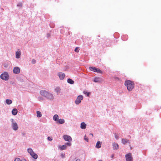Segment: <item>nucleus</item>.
<instances>
[{
    "instance_id": "nucleus-16",
    "label": "nucleus",
    "mask_w": 161,
    "mask_h": 161,
    "mask_svg": "<svg viewBox=\"0 0 161 161\" xmlns=\"http://www.w3.org/2000/svg\"><path fill=\"white\" fill-rule=\"evenodd\" d=\"M101 80V78L99 77H95L93 81L96 83H99Z\"/></svg>"
},
{
    "instance_id": "nucleus-2",
    "label": "nucleus",
    "mask_w": 161,
    "mask_h": 161,
    "mask_svg": "<svg viewBox=\"0 0 161 161\" xmlns=\"http://www.w3.org/2000/svg\"><path fill=\"white\" fill-rule=\"evenodd\" d=\"M11 122V128L14 131H17L19 129V126L18 124L13 119H11L10 120Z\"/></svg>"
},
{
    "instance_id": "nucleus-32",
    "label": "nucleus",
    "mask_w": 161,
    "mask_h": 161,
    "mask_svg": "<svg viewBox=\"0 0 161 161\" xmlns=\"http://www.w3.org/2000/svg\"><path fill=\"white\" fill-rule=\"evenodd\" d=\"M14 161H21V160L19 158H17L14 159Z\"/></svg>"
},
{
    "instance_id": "nucleus-5",
    "label": "nucleus",
    "mask_w": 161,
    "mask_h": 161,
    "mask_svg": "<svg viewBox=\"0 0 161 161\" xmlns=\"http://www.w3.org/2000/svg\"><path fill=\"white\" fill-rule=\"evenodd\" d=\"M72 145L71 143H66L64 145L62 146H59V148L60 150H63L66 149L67 146L70 147Z\"/></svg>"
},
{
    "instance_id": "nucleus-27",
    "label": "nucleus",
    "mask_w": 161,
    "mask_h": 161,
    "mask_svg": "<svg viewBox=\"0 0 161 161\" xmlns=\"http://www.w3.org/2000/svg\"><path fill=\"white\" fill-rule=\"evenodd\" d=\"M84 94L86 95L87 97H89L90 94V93L89 92H87L86 91H83Z\"/></svg>"
},
{
    "instance_id": "nucleus-35",
    "label": "nucleus",
    "mask_w": 161,
    "mask_h": 161,
    "mask_svg": "<svg viewBox=\"0 0 161 161\" xmlns=\"http://www.w3.org/2000/svg\"><path fill=\"white\" fill-rule=\"evenodd\" d=\"M84 139L85 140H86V142H88V137H86V136H85V138Z\"/></svg>"
},
{
    "instance_id": "nucleus-21",
    "label": "nucleus",
    "mask_w": 161,
    "mask_h": 161,
    "mask_svg": "<svg viewBox=\"0 0 161 161\" xmlns=\"http://www.w3.org/2000/svg\"><path fill=\"white\" fill-rule=\"evenodd\" d=\"M65 122V120L63 119H59L57 123H59V124H63Z\"/></svg>"
},
{
    "instance_id": "nucleus-23",
    "label": "nucleus",
    "mask_w": 161,
    "mask_h": 161,
    "mask_svg": "<svg viewBox=\"0 0 161 161\" xmlns=\"http://www.w3.org/2000/svg\"><path fill=\"white\" fill-rule=\"evenodd\" d=\"M60 90L61 89L58 86L56 87L54 89L55 91L58 94L59 93H60Z\"/></svg>"
},
{
    "instance_id": "nucleus-4",
    "label": "nucleus",
    "mask_w": 161,
    "mask_h": 161,
    "mask_svg": "<svg viewBox=\"0 0 161 161\" xmlns=\"http://www.w3.org/2000/svg\"><path fill=\"white\" fill-rule=\"evenodd\" d=\"M0 78L3 80H7L9 78V74L7 72H4L1 75Z\"/></svg>"
},
{
    "instance_id": "nucleus-3",
    "label": "nucleus",
    "mask_w": 161,
    "mask_h": 161,
    "mask_svg": "<svg viewBox=\"0 0 161 161\" xmlns=\"http://www.w3.org/2000/svg\"><path fill=\"white\" fill-rule=\"evenodd\" d=\"M27 152L33 158L35 159L37 158L38 157L37 154L33 152L32 148H28L27 149Z\"/></svg>"
},
{
    "instance_id": "nucleus-28",
    "label": "nucleus",
    "mask_w": 161,
    "mask_h": 161,
    "mask_svg": "<svg viewBox=\"0 0 161 161\" xmlns=\"http://www.w3.org/2000/svg\"><path fill=\"white\" fill-rule=\"evenodd\" d=\"M79 49L78 47H76L75 49V51L76 53H78L79 52Z\"/></svg>"
},
{
    "instance_id": "nucleus-24",
    "label": "nucleus",
    "mask_w": 161,
    "mask_h": 161,
    "mask_svg": "<svg viewBox=\"0 0 161 161\" xmlns=\"http://www.w3.org/2000/svg\"><path fill=\"white\" fill-rule=\"evenodd\" d=\"M6 103L8 105H10L12 103V101L9 99H7L6 100Z\"/></svg>"
},
{
    "instance_id": "nucleus-26",
    "label": "nucleus",
    "mask_w": 161,
    "mask_h": 161,
    "mask_svg": "<svg viewBox=\"0 0 161 161\" xmlns=\"http://www.w3.org/2000/svg\"><path fill=\"white\" fill-rule=\"evenodd\" d=\"M36 116L37 117H40L42 116V114H41V112L39 111H36Z\"/></svg>"
},
{
    "instance_id": "nucleus-8",
    "label": "nucleus",
    "mask_w": 161,
    "mask_h": 161,
    "mask_svg": "<svg viewBox=\"0 0 161 161\" xmlns=\"http://www.w3.org/2000/svg\"><path fill=\"white\" fill-rule=\"evenodd\" d=\"M45 98L49 100H53L54 98V97L52 93L48 91Z\"/></svg>"
},
{
    "instance_id": "nucleus-6",
    "label": "nucleus",
    "mask_w": 161,
    "mask_h": 161,
    "mask_svg": "<svg viewBox=\"0 0 161 161\" xmlns=\"http://www.w3.org/2000/svg\"><path fill=\"white\" fill-rule=\"evenodd\" d=\"M83 99V96L82 95H79L77 97L75 101V103L78 105L81 102V101Z\"/></svg>"
},
{
    "instance_id": "nucleus-37",
    "label": "nucleus",
    "mask_w": 161,
    "mask_h": 161,
    "mask_svg": "<svg viewBox=\"0 0 161 161\" xmlns=\"http://www.w3.org/2000/svg\"><path fill=\"white\" fill-rule=\"evenodd\" d=\"M114 157V155H112L111 156V158H113Z\"/></svg>"
},
{
    "instance_id": "nucleus-13",
    "label": "nucleus",
    "mask_w": 161,
    "mask_h": 161,
    "mask_svg": "<svg viewBox=\"0 0 161 161\" xmlns=\"http://www.w3.org/2000/svg\"><path fill=\"white\" fill-rule=\"evenodd\" d=\"M48 91L45 90H42L40 91V94L43 97H45Z\"/></svg>"
},
{
    "instance_id": "nucleus-42",
    "label": "nucleus",
    "mask_w": 161,
    "mask_h": 161,
    "mask_svg": "<svg viewBox=\"0 0 161 161\" xmlns=\"http://www.w3.org/2000/svg\"><path fill=\"white\" fill-rule=\"evenodd\" d=\"M116 79H119V78H118V77H117V78H116Z\"/></svg>"
},
{
    "instance_id": "nucleus-17",
    "label": "nucleus",
    "mask_w": 161,
    "mask_h": 161,
    "mask_svg": "<svg viewBox=\"0 0 161 161\" xmlns=\"http://www.w3.org/2000/svg\"><path fill=\"white\" fill-rule=\"evenodd\" d=\"M121 142L122 143L124 144H125L126 143H127L129 144L130 143V141L128 140L125 139H122Z\"/></svg>"
},
{
    "instance_id": "nucleus-11",
    "label": "nucleus",
    "mask_w": 161,
    "mask_h": 161,
    "mask_svg": "<svg viewBox=\"0 0 161 161\" xmlns=\"http://www.w3.org/2000/svg\"><path fill=\"white\" fill-rule=\"evenodd\" d=\"M89 69L90 70L92 71L99 73L101 72V70L100 69H97L95 67H89Z\"/></svg>"
},
{
    "instance_id": "nucleus-20",
    "label": "nucleus",
    "mask_w": 161,
    "mask_h": 161,
    "mask_svg": "<svg viewBox=\"0 0 161 161\" xmlns=\"http://www.w3.org/2000/svg\"><path fill=\"white\" fill-rule=\"evenodd\" d=\"M86 125L84 122H83L81 123L80 128L82 129H85L86 128Z\"/></svg>"
},
{
    "instance_id": "nucleus-39",
    "label": "nucleus",
    "mask_w": 161,
    "mask_h": 161,
    "mask_svg": "<svg viewBox=\"0 0 161 161\" xmlns=\"http://www.w3.org/2000/svg\"><path fill=\"white\" fill-rule=\"evenodd\" d=\"M24 161H26V160L25 159H24Z\"/></svg>"
},
{
    "instance_id": "nucleus-34",
    "label": "nucleus",
    "mask_w": 161,
    "mask_h": 161,
    "mask_svg": "<svg viewBox=\"0 0 161 161\" xmlns=\"http://www.w3.org/2000/svg\"><path fill=\"white\" fill-rule=\"evenodd\" d=\"M47 140L49 141H52L53 139L52 138L49 136L47 137Z\"/></svg>"
},
{
    "instance_id": "nucleus-36",
    "label": "nucleus",
    "mask_w": 161,
    "mask_h": 161,
    "mask_svg": "<svg viewBox=\"0 0 161 161\" xmlns=\"http://www.w3.org/2000/svg\"><path fill=\"white\" fill-rule=\"evenodd\" d=\"M50 36V35L49 34H47V37H49Z\"/></svg>"
},
{
    "instance_id": "nucleus-30",
    "label": "nucleus",
    "mask_w": 161,
    "mask_h": 161,
    "mask_svg": "<svg viewBox=\"0 0 161 161\" xmlns=\"http://www.w3.org/2000/svg\"><path fill=\"white\" fill-rule=\"evenodd\" d=\"M3 66H4V67H5V68H7V67H8V64H7V63H5L3 64Z\"/></svg>"
},
{
    "instance_id": "nucleus-22",
    "label": "nucleus",
    "mask_w": 161,
    "mask_h": 161,
    "mask_svg": "<svg viewBox=\"0 0 161 161\" xmlns=\"http://www.w3.org/2000/svg\"><path fill=\"white\" fill-rule=\"evenodd\" d=\"M17 112L18 111L16 108L13 109L12 111V114L14 115H16L17 114Z\"/></svg>"
},
{
    "instance_id": "nucleus-38",
    "label": "nucleus",
    "mask_w": 161,
    "mask_h": 161,
    "mask_svg": "<svg viewBox=\"0 0 161 161\" xmlns=\"http://www.w3.org/2000/svg\"><path fill=\"white\" fill-rule=\"evenodd\" d=\"M90 135H92V136H93V134H92L91 133L90 134Z\"/></svg>"
},
{
    "instance_id": "nucleus-19",
    "label": "nucleus",
    "mask_w": 161,
    "mask_h": 161,
    "mask_svg": "<svg viewBox=\"0 0 161 161\" xmlns=\"http://www.w3.org/2000/svg\"><path fill=\"white\" fill-rule=\"evenodd\" d=\"M53 119L54 121H55L56 122H57L59 119V117L58 115L56 114H55L53 116Z\"/></svg>"
},
{
    "instance_id": "nucleus-41",
    "label": "nucleus",
    "mask_w": 161,
    "mask_h": 161,
    "mask_svg": "<svg viewBox=\"0 0 161 161\" xmlns=\"http://www.w3.org/2000/svg\"><path fill=\"white\" fill-rule=\"evenodd\" d=\"M23 135H25V133H23Z\"/></svg>"
},
{
    "instance_id": "nucleus-7",
    "label": "nucleus",
    "mask_w": 161,
    "mask_h": 161,
    "mask_svg": "<svg viewBox=\"0 0 161 161\" xmlns=\"http://www.w3.org/2000/svg\"><path fill=\"white\" fill-rule=\"evenodd\" d=\"M63 138L64 141L68 142L67 143H71V142L72 141V138L70 136L65 135L63 136Z\"/></svg>"
},
{
    "instance_id": "nucleus-15",
    "label": "nucleus",
    "mask_w": 161,
    "mask_h": 161,
    "mask_svg": "<svg viewBox=\"0 0 161 161\" xmlns=\"http://www.w3.org/2000/svg\"><path fill=\"white\" fill-rule=\"evenodd\" d=\"M113 146V148L114 150H118L119 148L118 144L115 142H113L112 144Z\"/></svg>"
},
{
    "instance_id": "nucleus-25",
    "label": "nucleus",
    "mask_w": 161,
    "mask_h": 161,
    "mask_svg": "<svg viewBox=\"0 0 161 161\" xmlns=\"http://www.w3.org/2000/svg\"><path fill=\"white\" fill-rule=\"evenodd\" d=\"M67 82L68 83L71 84H73L74 83V81L70 79H68L67 80Z\"/></svg>"
},
{
    "instance_id": "nucleus-18",
    "label": "nucleus",
    "mask_w": 161,
    "mask_h": 161,
    "mask_svg": "<svg viewBox=\"0 0 161 161\" xmlns=\"http://www.w3.org/2000/svg\"><path fill=\"white\" fill-rule=\"evenodd\" d=\"M102 142L100 141H98L96 144V147L97 148H100L102 145Z\"/></svg>"
},
{
    "instance_id": "nucleus-10",
    "label": "nucleus",
    "mask_w": 161,
    "mask_h": 161,
    "mask_svg": "<svg viewBox=\"0 0 161 161\" xmlns=\"http://www.w3.org/2000/svg\"><path fill=\"white\" fill-rule=\"evenodd\" d=\"M20 71V69L18 67H15L14 68L13 72L15 74H18Z\"/></svg>"
},
{
    "instance_id": "nucleus-14",
    "label": "nucleus",
    "mask_w": 161,
    "mask_h": 161,
    "mask_svg": "<svg viewBox=\"0 0 161 161\" xmlns=\"http://www.w3.org/2000/svg\"><path fill=\"white\" fill-rule=\"evenodd\" d=\"M58 75L61 80H63L65 77V75L62 72H60L58 73Z\"/></svg>"
},
{
    "instance_id": "nucleus-33",
    "label": "nucleus",
    "mask_w": 161,
    "mask_h": 161,
    "mask_svg": "<svg viewBox=\"0 0 161 161\" xmlns=\"http://www.w3.org/2000/svg\"><path fill=\"white\" fill-rule=\"evenodd\" d=\"M31 63L33 64H35L36 63V61L34 59H32L31 61Z\"/></svg>"
},
{
    "instance_id": "nucleus-9",
    "label": "nucleus",
    "mask_w": 161,
    "mask_h": 161,
    "mask_svg": "<svg viewBox=\"0 0 161 161\" xmlns=\"http://www.w3.org/2000/svg\"><path fill=\"white\" fill-rule=\"evenodd\" d=\"M15 58L17 59L19 58L21 54V50L19 49H17L15 51Z\"/></svg>"
},
{
    "instance_id": "nucleus-12",
    "label": "nucleus",
    "mask_w": 161,
    "mask_h": 161,
    "mask_svg": "<svg viewBox=\"0 0 161 161\" xmlns=\"http://www.w3.org/2000/svg\"><path fill=\"white\" fill-rule=\"evenodd\" d=\"M125 156L126 161H131L132 160V158L131 156V154L130 153H129L126 154Z\"/></svg>"
},
{
    "instance_id": "nucleus-29",
    "label": "nucleus",
    "mask_w": 161,
    "mask_h": 161,
    "mask_svg": "<svg viewBox=\"0 0 161 161\" xmlns=\"http://www.w3.org/2000/svg\"><path fill=\"white\" fill-rule=\"evenodd\" d=\"M22 6V3H19L17 4V6L19 7H21Z\"/></svg>"
},
{
    "instance_id": "nucleus-31",
    "label": "nucleus",
    "mask_w": 161,
    "mask_h": 161,
    "mask_svg": "<svg viewBox=\"0 0 161 161\" xmlns=\"http://www.w3.org/2000/svg\"><path fill=\"white\" fill-rule=\"evenodd\" d=\"M114 136H115V138L116 139L118 140L119 139V136L116 133L114 134Z\"/></svg>"
},
{
    "instance_id": "nucleus-40",
    "label": "nucleus",
    "mask_w": 161,
    "mask_h": 161,
    "mask_svg": "<svg viewBox=\"0 0 161 161\" xmlns=\"http://www.w3.org/2000/svg\"><path fill=\"white\" fill-rule=\"evenodd\" d=\"M78 160L79 159H78L76 160V161H78Z\"/></svg>"
},
{
    "instance_id": "nucleus-43",
    "label": "nucleus",
    "mask_w": 161,
    "mask_h": 161,
    "mask_svg": "<svg viewBox=\"0 0 161 161\" xmlns=\"http://www.w3.org/2000/svg\"><path fill=\"white\" fill-rule=\"evenodd\" d=\"M61 155H62V156H63V154H62Z\"/></svg>"
},
{
    "instance_id": "nucleus-1",
    "label": "nucleus",
    "mask_w": 161,
    "mask_h": 161,
    "mask_svg": "<svg viewBox=\"0 0 161 161\" xmlns=\"http://www.w3.org/2000/svg\"><path fill=\"white\" fill-rule=\"evenodd\" d=\"M125 85L126 86L129 91H132L134 87V84L133 82L129 80L125 81Z\"/></svg>"
}]
</instances>
